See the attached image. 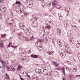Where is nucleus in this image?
Wrapping results in <instances>:
<instances>
[{
    "label": "nucleus",
    "mask_w": 80,
    "mask_h": 80,
    "mask_svg": "<svg viewBox=\"0 0 80 80\" xmlns=\"http://www.w3.org/2000/svg\"><path fill=\"white\" fill-rule=\"evenodd\" d=\"M43 42H44V40L40 39H38L37 42L35 43V46L36 47H39L38 50L40 51H41V50L43 49V47H42V45L41 44H42Z\"/></svg>",
    "instance_id": "1"
},
{
    "label": "nucleus",
    "mask_w": 80,
    "mask_h": 80,
    "mask_svg": "<svg viewBox=\"0 0 80 80\" xmlns=\"http://www.w3.org/2000/svg\"><path fill=\"white\" fill-rule=\"evenodd\" d=\"M65 48L66 49V52L68 53L69 54H72V51L70 49H69V45L68 44V43H65L64 45Z\"/></svg>",
    "instance_id": "2"
},
{
    "label": "nucleus",
    "mask_w": 80,
    "mask_h": 80,
    "mask_svg": "<svg viewBox=\"0 0 80 80\" xmlns=\"http://www.w3.org/2000/svg\"><path fill=\"white\" fill-rule=\"evenodd\" d=\"M52 5L53 7H55L58 9H61V6L58 4V2L57 0H55L52 2Z\"/></svg>",
    "instance_id": "3"
},
{
    "label": "nucleus",
    "mask_w": 80,
    "mask_h": 80,
    "mask_svg": "<svg viewBox=\"0 0 80 80\" xmlns=\"http://www.w3.org/2000/svg\"><path fill=\"white\" fill-rule=\"evenodd\" d=\"M18 34L19 39L21 40H24L25 36H24L23 34L22 33V32H20V33H18Z\"/></svg>",
    "instance_id": "4"
},
{
    "label": "nucleus",
    "mask_w": 80,
    "mask_h": 80,
    "mask_svg": "<svg viewBox=\"0 0 80 80\" xmlns=\"http://www.w3.org/2000/svg\"><path fill=\"white\" fill-rule=\"evenodd\" d=\"M19 25L21 29L23 30L24 31H25L26 27L25 26V25H24V23L22 22H21L19 23Z\"/></svg>",
    "instance_id": "5"
},
{
    "label": "nucleus",
    "mask_w": 80,
    "mask_h": 80,
    "mask_svg": "<svg viewBox=\"0 0 80 80\" xmlns=\"http://www.w3.org/2000/svg\"><path fill=\"white\" fill-rule=\"evenodd\" d=\"M68 78L69 80H73L75 78V76L72 74H69L68 76Z\"/></svg>",
    "instance_id": "6"
},
{
    "label": "nucleus",
    "mask_w": 80,
    "mask_h": 80,
    "mask_svg": "<svg viewBox=\"0 0 80 80\" xmlns=\"http://www.w3.org/2000/svg\"><path fill=\"white\" fill-rule=\"evenodd\" d=\"M22 62H26L29 60V58L28 56H24L22 59Z\"/></svg>",
    "instance_id": "7"
},
{
    "label": "nucleus",
    "mask_w": 80,
    "mask_h": 80,
    "mask_svg": "<svg viewBox=\"0 0 80 80\" xmlns=\"http://www.w3.org/2000/svg\"><path fill=\"white\" fill-rule=\"evenodd\" d=\"M0 10L2 13H6V7L3 6L0 7Z\"/></svg>",
    "instance_id": "8"
},
{
    "label": "nucleus",
    "mask_w": 80,
    "mask_h": 80,
    "mask_svg": "<svg viewBox=\"0 0 80 80\" xmlns=\"http://www.w3.org/2000/svg\"><path fill=\"white\" fill-rule=\"evenodd\" d=\"M42 32L43 33V34H42V35H43L44 37H45L46 38H47L48 37V34H49V32Z\"/></svg>",
    "instance_id": "9"
},
{
    "label": "nucleus",
    "mask_w": 80,
    "mask_h": 80,
    "mask_svg": "<svg viewBox=\"0 0 80 80\" xmlns=\"http://www.w3.org/2000/svg\"><path fill=\"white\" fill-rule=\"evenodd\" d=\"M26 33L27 35H30V33H31V32H32V29L30 28H28L27 29Z\"/></svg>",
    "instance_id": "10"
},
{
    "label": "nucleus",
    "mask_w": 80,
    "mask_h": 80,
    "mask_svg": "<svg viewBox=\"0 0 80 80\" xmlns=\"http://www.w3.org/2000/svg\"><path fill=\"white\" fill-rule=\"evenodd\" d=\"M52 64L54 65V66L57 68H58L59 67V64L56 62L53 61Z\"/></svg>",
    "instance_id": "11"
},
{
    "label": "nucleus",
    "mask_w": 80,
    "mask_h": 80,
    "mask_svg": "<svg viewBox=\"0 0 80 80\" xmlns=\"http://www.w3.org/2000/svg\"><path fill=\"white\" fill-rule=\"evenodd\" d=\"M42 73L44 75H48V71L46 69H43Z\"/></svg>",
    "instance_id": "12"
},
{
    "label": "nucleus",
    "mask_w": 80,
    "mask_h": 80,
    "mask_svg": "<svg viewBox=\"0 0 80 80\" xmlns=\"http://www.w3.org/2000/svg\"><path fill=\"white\" fill-rule=\"evenodd\" d=\"M32 22V24L33 25L34 27H37L38 26V22L37 21H31Z\"/></svg>",
    "instance_id": "13"
},
{
    "label": "nucleus",
    "mask_w": 80,
    "mask_h": 80,
    "mask_svg": "<svg viewBox=\"0 0 80 80\" xmlns=\"http://www.w3.org/2000/svg\"><path fill=\"white\" fill-rule=\"evenodd\" d=\"M35 71L37 74H41L42 73V70H41V69L38 68L36 69Z\"/></svg>",
    "instance_id": "14"
},
{
    "label": "nucleus",
    "mask_w": 80,
    "mask_h": 80,
    "mask_svg": "<svg viewBox=\"0 0 80 80\" xmlns=\"http://www.w3.org/2000/svg\"><path fill=\"white\" fill-rule=\"evenodd\" d=\"M16 11L18 13H23V11H22L20 8H17L16 10Z\"/></svg>",
    "instance_id": "15"
},
{
    "label": "nucleus",
    "mask_w": 80,
    "mask_h": 80,
    "mask_svg": "<svg viewBox=\"0 0 80 80\" xmlns=\"http://www.w3.org/2000/svg\"><path fill=\"white\" fill-rule=\"evenodd\" d=\"M51 28V26L48 25L45 26V29L44 30V32L47 30H48V31H49V29Z\"/></svg>",
    "instance_id": "16"
},
{
    "label": "nucleus",
    "mask_w": 80,
    "mask_h": 80,
    "mask_svg": "<svg viewBox=\"0 0 80 80\" xmlns=\"http://www.w3.org/2000/svg\"><path fill=\"white\" fill-rule=\"evenodd\" d=\"M33 1H30L29 4V7L31 8L33 7Z\"/></svg>",
    "instance_id": "17"
},
{
    "label": "nucleus",
    "mask_w": 80,
    "mask_h": 80,
    "mask_svg": "<svg viewBox=\"0 0 80 80\" xmlns=\"http://www.w3.org/2000/svg\"><path fill=\"white\" fill-rule=\"evenodd\" d=\"M32 80H38V78L35 74H34L32 76Z\"/></svg>",
    "instance_id": "18"
},
{
    "label": "nucleus",
    "mask_w": 80,
    "mask_h": 80,
    "mask_svg": "<svg viewBox=\"0 0 80 80\" xmlns=\"http://www.w3.org/2000/svg\"><path fill=\"white\" fill-rule=\"evenodd\" d=\"M7 22H8L7 25H10L11 27H12L13 26V23H10V18H8L7 20Z\"/></svg>",
    "instance_id": "19"
},
{
    "label": "nucleus",
    "mask_w": 80,
    "mask_h": 80,
    "mask_svg": "<svg viewBox=\"0 0 80 80\" xmlns=\"http://www.w3.org/2000/svg\"><path fill=\"white\" fill-rule=\"evenodd\" d=\"M70 44L71 45L72 47H73L75 46V44L74 43V41H72L71 39H70Z\"/></svg>",
    "instance_id": "20"
},
{
    "label": "nucleus",
    "mask_w": 80,
    "mask_h": 80,
    "mask_svg": "<svg viewBox=\"0 0 80 80\" xmlns=\"http://www.w3.org/2000/svg\"><path fill=\"white\" fill-rule=\"evenodd\" d=\"M57 41L59 47H62V42H61V40L60 39H58Z\"/></svg>",
    "instance_id": "21"
},
{
    "label": "nucleus",
    "mask_w": 80,
    "mask_h": 80,
    "mask_svg": "<svg viewBox=\"0 0 80 80\" xmlns=\"http://www.w3.org/2000/svg\"><path fill=\"white\" fill-rule=\"evenodd\" d=\"M38 18L37 17H35L33 18H31L30 20L31 22H35L36 20H37Z\"/></svg>",
    "instance_id": "22"
},
{
    "label": "nucleus",
    "mask_w": 80,
    "mask_h": 80,
    "mask_svg": "<svg viewBox=\"0 0 80 80\" xmlns=\"http://www.w3.org/2000/svg\"><path fill=\"white\" fill-rule=\"evenodd\" d=\"M57 31L58 34V35H61L62 33H61V30H60V29L58 28L57 29Z\"/></svg>",
    "instance_id": "23"
},
{
    "label": "nucleus",
    "mask_w": 80,
    "mask_h": 80,
    "mask_svg": "<svg viewBox=\"0 0 80 80\" xmlns=\"http://www.w3.org/2000/svg\"><path fill=\"white\" fill-rule=\"evenodd\" d=\"M69 58H70V60L72 61V62H76V60H75V59H74V58H73V57L72 56H70L69 57Z\"/></svg>",
    "instance_id": "24"
},
{
    "label": "nucleus",
    "mask_w": 80,
    "mask_h": 80,
    "mask_svg": "<svg viewBox=\"0 0 80 80\" xmlns=\"http://www.w3.org/2000/svg\"><path fill=\"white\" fill-rule=\"evenodd\" d=\"M25 52L26 53H30L31 52V49L29 48V49L27 50V49H25Z\"/></svg>",
    "instance_id": "25"
},
{
    "label": "nucleus",
    "mask_w": 80,
    "mask_h": 80,
    "mask_svg": "<svg viewBox=\"0 0 80 80\" xmlns=\"http://www.w3.org/2000/svg\"><path fill=\"white\" fill-rule=\"evenodd\" d=\"M51 4H52V2H48L46 4V7H50V6H51Z\"/></svg>",
    "instance_id": "26"
},
{
    "label": "nucleus",
    "mask_w": 80,
    "mask_h": 80,
    "mask_svg": "<svg viewBox=\"0 0 80 80\" xmlns=\"http://www.w3.org/2000/svg\"><path fill=\"white\" fill-rule=\"evenodd\" d=\"M64 26L66 28H67L68 27V23L67 22H64Z\"/></svg>",
    "instance_id": "27"
},
{
    "label": "nucleus",
    "mask_w": 80,
    "mask_h": 80,
    "mask_svg": "<svg viewBox=\"0 0 80 80\" xmlns=\"http://www.w3.org/2000/svg\"><path fill=\"white\" fill-rule=\"evenodd\" d=\"M31 56L32 57H33V58H37L38 57V55H36L34 54H32Z\"/></svg>",
    "instance_id": "28"
},
{
    "label": "nucleus",
    "mask_w": 80,
    "mask_h": 80,
    "mask_svg": "<svg viewBox=\"0 0 80 80\" xmlns=\"http://www.w3.org/2000/svg\"><path fill=\"white\" fill-rule=\"evenodd\" d=\"M22 68V66L21 65H19L18 66V68L17 69V71H20V69H21Z\"/></svg>",
    "instance_id": "29"
},
{
    "label": "nucleus",
    "mask_w": 80,
    "mask_h": 80,
    "mask_svg": "<svg viewBox=\"0 0 80 80\" xmlns=\"http://www.w3.org/2000/svg\"><path fill=\"white\" fill-rule=\"evenodd\" d=\"M72 71H73L74 72H76V71L77 70V67H74L73 68H72Z\"/></svg>",
    "instance_id": "30"
},
{
    "label": "nucleus",
    "mask_w": 80,
    "mask_h": 80,
    "mask_svg": "<svg viewBox=\"0 0 80 80\" xmlns=\"http://www.w3.org/2000/svg\"><path fill=\"white\" fill-rule=\"evenodd\" d=\"M61 70H62L63 73L65 75V68L63 67L62 68H61Z\"/></svg>",
    "instance_id": "31"
},
{
    "label": "nucleus",
    "mask_w": 80,
    "mask_h": 80,
    "mask_svg": "<svg viewBox=\"0 0 80 80\" xmlns=\"http://www.w3.org/2000/svg\"><path fill=\"white\" fill-rule=\"evenodd\" d=\"M1 37L3 39V38L6 37H7V34H6V33H4L3 34H1Z\"/></svg>",
    "instance_id": "32"
},
{
    "label": "nucleus",
    "mask_w": 80,
    "mask_h": 80,
    "mask_svg": "<svg viewBox=\"0 0 80 80\" xmlns=\"http://www.w3.org/2000/svg\"><path fill=\"white\" fill-rule=\"evenodd\" d=\"M65 63H68L69 65H72L73 64V63L72 62H69L68 61H66L65 62Z\"/></svg>",
    "instance_id": "33"
},
{
    "label": "nucleus",
    "mask_w": 80,
    "mask_h": 80,
    "mask_svg": "<svg viewBox=\"0 0 80 80\" xmlns=\"http://www.w3.org/2000/svg\"><path fill=\"white\" fill-rule=\"evenodd\" d=\"M48 54L49 55H53V52L52 51H48Z\"/></svg>",
    "instance_id": "34"
},
{
    "label": "nucleus",
    "mask_w": 80,
    "mask_h": 80,
    "mask_svg": "<svg viewBox=\"0 0 80 80\" xmlns=\"http://www.w3.org/2000/svg\"><path fill=\"white\" fill-rule=\"evenodd\" d=\"M15 3L16 5H17L18 4V5H20V4H21V2H20L18 1H16V2H15Z\"/></svg>",
    "instance_id": "35"
},
{
    "label": "nucleus",
    "mask_w": 80,
    "mask_h": 80,
    "mask_svg": "<svg viewBox=\"0 0 80 80\" xmlns=\"http://www.w3.org/2000/svg\"><path fill=\"white\" fill-rule=\"evenodd\" d=\"M60 56H61L62 58H65V55L63 52L61 53V54L60 55Z\"/></svg>",
    "instance_id": "36"
},
{
    "label": "nucleus",
    "mask_w": 80,
    "mask_h": 80,
    "mask_svg": "<svg viewBox=\"0 0 80 80\" xmlns=\"http://www.w3.org/2000/svg\"><path fill=\"white\" fill-rule=\"evenodd\" d=\"M30 40L31 41H35V38H34V37L32 36L30 38Z\"/></svg>",
    "instance_id": "37"
},
{
    "label": "nucleus",
    "mask_w": 80,
    "mask_h": 80,
    "mask_svg": "<svg viewBox=\"0 0 80 80\" xmlns=\"http://www.w3.org/2000/svg\"><path fill=\"white\" fill-rule=\"evenodd\" d=\"M7 69L8 71H9L10 72L12 71V70H11V69H10L9 67L7 66Z\"/></svg>",
    "instance_id": "38"
},
{
    "label": "nucleus",
    "mask_w": 80,
    "mask_h": 80,
    "mask_svg": "<svg viewBox=\"0 0 80 80\" xmlns=\"http://www.w3.org/2000/svg\"><path fill=\"white\" fill-rule=\"evenodd\" d=\"M0 46L1 47H2V48H3L4 47V45H3V42L1 43Z\"/></svg>",
    "instance_id": "39"
},
{
    "label": "nucleus",
    "mask_w": 80,
    "mask_h": 80,
    "mask_svg": "<svg viewBox=\"0 0 80 80\" xmlns=\"http://www.w3.org/2000/svg\"><path fill=\"white\" fill-rule=\"evenodd\" d=\"M80 43H77L76 45L77 48H79V47H80Z\"/></svg>",
    "instance_id": "40"
},
{
    "label": "nucleus",
    "mask_w": 80,
    "mask_h": 80,
    "mask_svg": "<svg viewBox=\"0 0 80 80\" xmlns=\"http://www.w3.org/2000/svg\"><path fill=\"white\" fill-rule=\"evenodd\" d=\"M54 75H58V72L57 71H55L54 72Z\"/></svg>",
    "instance_id": "41"
},
{
    "label": "nucleus",
    "mask_w": 80,
    "mask_h": 80,
    "mask_svg": "<svg viewBox=\"0 0 80 80\" xmlns=\"http://www.w3.org/2000/svg\"><path fill=\"white\" fill-rule=\"evenodd\" d=\"M77 57L79 59V60H80V53H78L77 55Z\"/></svg>",
    "instance_id": "42"
},
{
    "label": "nucleus",
    "mask_w": 80,
    "mask_h": 80,
    "mask_svg": "<svg viewBox=\"0 0 80 80\" xmlns=\"http://www.w3.org/2000/svg\"><path fill=\"white\" fill-rule=\"evenodd\" d=\"M73 28L74 30H77V27L76 25H75L74 26H73Z\"/></svg>",
    "instance_id": "43"
},
{
    "label": "nucleus",
    "mask_w": 80,
    "mask_h": 80,
    "mask_svg": "<svg viewBox=\"0 0 80 80\" xmlns=\"http://www.w3.org/2000/svg\"><path fill=\"white\" fill-rule=\"evenodd\" d=\"M11 69L13 71V72H15V68H14L13 66H12L11 67Z\"/></svg>",
    "instance_id": "44"
},
{
    "label": "nucleus",
    "mask_w": 80,
    "mask_h": 80,
    "mask_svg": "<svg viewBox=\"0 0 80 80\" xmlns=\"http://www.w3.org/2000/svg\"><path fill=\"white\" fill-rule=\"evenodd\" d=\"M6 77H7V79H10V76H9V75H8V74H6Z\"/></svg>",
    "instance_id": "45"
},
{
    "label": "nucleus",
    "mask_w": 80,
    "mask_h": 80,
    "mask_svg": "<svg viewBox=\"0 0 80 80\" xmlns=\"http://www.w3.org/2000/svg\"><path fill=\"white\" fill-rule=\"evenodd\" d=\"M13 44H12L11 42H9V45L8 46V47H10V45H12Z\"/></svg>",
    "instance_id": "46"
},
{
    "label": "nucleus",
    "mask_w": 80,
    "mask_h": 80,
    "mask_svg": "<svg viewBox=\"0 0 80 80\" xmlns=\"http://www.w3.org/2000/svg\"><path fill=\"white\" fill-rule=\"evenodd\" d=\"M10 47H12V48H16L17 47V46H14L13 45H12L11 46H10Z\"/></svg>",
    "instance_id": "47"
},
{
    "label": "nucleus",
    "mask_w": 80,
    "mask_h": 80,
    "mask_svg": "<svg viewBox=\"0 0 80 80\" xmlns=\"http://www.w3.org/2000/svg\"><path fill=\"white\" fill-rule=\"evenodd\" d=\"M42 6L43 7H45V3L44 2H43L42 3Z\"/></svg>",
    "instance_id": "48"
},
{
    "label": "nucleus",
    "mask_w": 80,
    "mask_h": 80,
    "mask_svg": "<svg viewBox=\"0 0 80 80\" xmlns=\"http://www.w3.org/2000/svg\"><path fill=\"white\" fill-rule=\"evenodd\" d=\"M19 50H23L24 49L23 48H22V47H20L19 48Z\"/></svg>",
    "instance_id": "49"
},
{
    "label": "nucleus",
    "mask_w": 80,
    "mask_h": 80,
    "mask_svg": "<svg viewBox=\"0 0 80 80\" xmlns=\"http://www.w3.org/2000/svg\"><path fill=\"white\" fill-rule=\"evenodd\" d=\"M0 3H4V1H3V0H0Z\"/></svg>",
    "instance_id": "50"
},
{
    "label": "nucleus",
    "mask_w": 80,
    "mask_h": 80,
    "mask_svg": "<svg viewBox=\"0 0 80 80\" xmlns=\"http://www.w3.org/2000/svg\"><path fill=\"white\" fill-rule=\"evenodd\" d=\"M48 21H46L45 22V24L46 25H48Z\"/></svg>",
    "instance_id": "51"
},
{
    "label": "nucleus",
    "mask_w": 80,
    "mask_h": 80,
    "mask_svg": "<svg viewBox=\"0 0 80 80\" xmlns=\"http://www.w3.org/2000/svg\"><path fill=\"white\" fill-rule=\"evenodd\" d=\"M1 68H2V71H3V70H5V67H4V66L2 67Z\"/></svg>",
    "instance_id": "52"
},
{
    "label": "nucleus",
    "mask_w": 80,
    "mask_h": 80,
    "mask_svg": "<svg viewBox=\"0 0 80 80\" xmlns=\"http://www.w3.org/2000/svg\"><path fill=\"white\" fill-rule=\"evenodd\" d=\"M24 72H25V70H23L21 72H20L22 73V74H23V75H24Z\"/></svg>",
    "instance_id": "53"
},
{
    "label": "nucleus",
    "mask_w": 80,
    "mask_h": 80,
    "mask_svg": "<svg viewBox=\"0 0 80 80\" xmlns=\"http://www.w3.org/2000/svg\"><path fill=\"white\" fill-rule=\"evenodd\" d=\"M52 43H53V45H54L55 47H56L55 46V42H54V40L53 39L52 40Z\"/></svg>",
    "instance_id": "54"
},
{
    "label": "nucleus",
    "mask_w": 80,
    "mask_h": 80,
    "mask_svg": "<svg viewBox=\"0 0 80 80\" xmlns=\"http://www.w3.org/2000/svg\"><path fill=\"white\" fill-rule=\"evenodd\" d=\"M28 73L27 72V76L29 78V79H30V78H30V76L28 75Z\"/></svg>",
    "instance_id": "55"
},
{
    "label": "nucleus",
    "mask_w": 80,
    "mask_h": 80,
    "mask_svg": "<svg viewBox=\"0 0 80 80\" xmlns=\"http://www.w3.org/2000/svg\"><path fill=\"white\" fill-rule=\"evenodd\" d=\"M50 12H53V11H54L55 12V10H54V8H52L50 10Z\"/></svg>",
    "instance_id": "56"
},
{
    "label": "nucleus",
    "mask_w": 80,
    "mask_h": 80,
    "mask_svg": "<svg viewBox=\"0 0 80 80\" xmlns=\"http://www.w3.org/2000/svg\"><path fill=\"white\" fill-rule=\"evenodd\" d=\"M23 13L24 15H28V13H25V12H23V13Z\"/></svg>",
    "instance_id": "57"
},
{
    "label": "nucleus",
    "mask_w": 80,
    "mask_h": 80,
    "mask_svg": "<svg viewBox=\"0 0 80 80\" xmlns=\"http://www.w3.org/2000/svg\"><path fill=\"white\" fill-rule=\"evenodd\" d=\"M12 55L13 56H15V53H14V52H12Z\"/></svg>",
    "instance_id": "58"
},
{
    "label": "nucleus",
    "mask_w": 80,
    "mask_h": 80,
    "mask_svg": "<svg viewBox=\"0 0 80 80\" xmlns=\"http://www.w3.org/2000/svg\"><path fill=\"white\" fill-rule=\"evenodd\" d=\"M32 17H33V18H34L35 17H36V15H35V14H33L32 15Z\"/></svg>",
    "instance_id": "59"
},
{
    "label": "nucleus",
    "mask_w": 80,
    "mask_h": 80,
    "mask_svg": "<svg viewBox=\"0 0 80 80\" xmlns=\"http://www.w3.org/2000/svg\"><path fill=\"white\" fill-rule=\"evenodd\" d=\"M1 62L2 64H4L5 63V62H4L3 60H2V61Z\"/></svg>",
    "instance_id": "60"
},
{
    "label": "nucleus",
    "mask_w": 80,
    "mask_h": 80,
    "mask_svg": "<svg viewBox=\"0 0 80 80\" xmlns=\"http://www.w3.org/2000/svg\"><path fill=\"white\" fill-rule=\"evenodd\" d=\"M0 20H2V15H0Z\"/></svg>",
    "instance_id": "61"
},
{
    "label": "nucleus",
    "mask_w": 80,
    "mask_h": 80,
    "mask_svg": "<svg viewBox=\"0 0 80 80\" xmlns=\"http://www.w3.org/2000/svg\"><path fill=\"white\" fill-rule=\"evenodd\" d=\"M64 11H67V8H65V7H64Z\"/></svg>",
    "instance_id": "62"
},
{
    "label": "nucleus",
    "mask_w": 80,
    "mask_h": 80,
    "mask_svg": "<svg viewBox=\"0 0 80 80\" xmlns=\"http://www.w3.org/2000/svg\"><path fill=\"white\" fill-rule=\"evenodd\" d=\"M44 0H40V1L41 2H43Z\"/></svg>",
    "instance_id": "63"
},
{
    "label": "nucleus",
    "mask_w": 80,
    "mask_h": 80,
    "mask_svg": "<svg viewBox=\"0 0 80 80\" xmlns=\"http://www.w3.org/2000/svg\"><path fill=\"white\" fill-rule=\"evenodd\" d=\"M62 80H66L65 78V77H63L62 78Z\"/></svg>",
    "instance_id": "64"
}]
</instances>
